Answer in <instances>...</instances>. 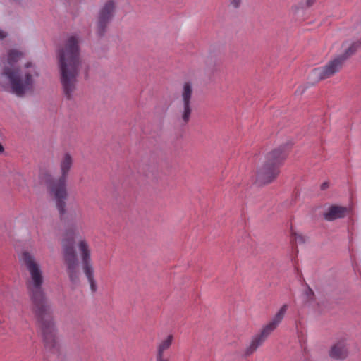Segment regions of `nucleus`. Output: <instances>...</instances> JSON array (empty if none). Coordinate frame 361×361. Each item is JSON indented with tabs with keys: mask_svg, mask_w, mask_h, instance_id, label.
Listing matches in <instances>:
<instances>
[{
	"mask_svg": "<svg viewBox=\"0 0 361 361\" xmlns=\"http://www.w3.org/2000/svg\"><path fill=\"white\" fill-rule=\"evenodd\" d=\"M228 1L229 6L234 9L239 8L243 3V0H228Z\"/></svg>",
	"mask_w": 361,
	"mask_h": 361,
	"instance_id": "nucleus-22",
	"label": "nucleus"
},
{
	"mask_svg": "<svg viewBox=\"0 0 361 361\" xmlns=\"http://www.w3.org/2000/svg\"><path fill=\"white\" fill-rule=\"evenodd\" d=\"M287 157L284 147L276 148L269 152L264 163L257 169L256 182L259 185L272 182L279 173V166Z\"/></svg>",
	"mask_w": 361,
	"mask_h": 361,
	"instance_id": "nucleus-6",
	"label": "nucleus"
},
{
	"mask_svg": "<svg viewBox=\"0 0 361 361\" xmlns=\"http://www.w3.org/2000/svg\"><path fill=\"white\" fill-rule=\"evenodd\" d=\"M4 152V147L2 146V145L0 143V153L3 152Z\"/></svg>",
	"mask_w": 361,
	"mask_h": 361,
	"instance_id": "nucleus-26",
	"label": "nucleus"
},
{
	"mask_svg": "<svg viewBox=\"0 0 361 361\" xmlns=\"http://www.w3.org/2000/svg\"><path fill=\"white\" fill-rule=\"evenodd\" d=\"M20 261L26 267L30 275L26 286L32 302V310L40 323L45 346L49 350H58L59 344L55 324L51 314L50 305L42 288L44 276L41 266L28 252L21 254Z\"/></svg>",
	"mask_w": 361,
	"mask_h": 361,
	"instance_id": "nucleus-1",
	"label": "nucleus"
},
{
	"mask_svg": "<svg viewBox=\"0 0 361 361\" xmlns=\"http://www.w3.org/2000/svg\"><path fill=\"white\" fill-rule=\"evenodd\" d=\"M193 93L192 85L190 82H184L181 90V103L191 104V99Z\"/></svg>",
	"mask_w": 361,
	"mask_h": 361,
	"instance_id": "nucleus-16",
	"label": "nucleus"
},
{
	"mask_svg": "<svg viewBox=\"0 0 361 361\" xmlns=\"http://www.w3.org/2000/svg\"><path fill=\"white\" fill-rule=\"evenodd\" d=\"M314 2V0H307V6H310Z\"/></svg>",
	"mask_w": 361,
	"mask_h": 361,
	"instance_id": "nucleus-24",
	"label": "nucleus"
},
{
	"mask_svg": "<svg viewBox=\"0 0 361 361\" xmlns=\"http://www.w3.org/2000/svg\"><path fill=\"white\" fill-rule=\"evenodd\" d=\"M348 355V348L344 339L336 341L329 350V356L335 360H344Z\"/></svg>",
	"mask_w": 361,
	"mask_h": 361,
	"instance_id": "nucleus-10",
	"label": "nucleus"
},
{
	"mask_svg": "<svg viewBox=\"0 0 361 361\" xmlns=\"http://www.w3.org/2000/svg\"><path fill=\"white\" fill-rule=\"evenodd\" d=\"M173 339V336L169 334L157 343L155 354L156 361H169V358L166 357V352L171 347Z\"/></svg>",
	"mask_w": 361,
	"mask_h": 361,
	"instance_id": "nucleus-11",
	"label": "nucleus"
},
{
	"mask_svg": "<svg viewBox=\"0 0 361 361\" xmlns=\"http://www.w3.org/2000/svg\"><path fill=\"white\" fill-rule=\"evenodd\" d=\"M7 36V34L4 30H0V39H4Z\"/></svg>",
	"mask_w": 361,
	"mask_h": 361,
	"instance_id": "nucleus-23",
	"label": "nucleus"
},
{
	"mask_svg": "<svg viewBox=\"0 0 361 361\" xmlns=\"http://www.w3.org/2000/svg\"><path fill=\"white\" fill-rule=\"evenodd\" d=\"M39 75V71L31 62L25 63L20 69L5 66L0 74V87L23 97L34 92Z\"/></svg>",
	"mask_w": 361,
	"mask_h": 361,
	"instance_id": "nucleus-3",
	"label": "nucleus"
},
{
	"mask_svg": "<svg viewBox=\"0 0 361 361\" xmlns=\"http://www.w3.org/2000/svg\"><path fill=\"white\" fill-rule=\"evenodd\" d=\"M288 308V305L287 304L283 305L279 309V310L274 314V316L273 317L272 319L270 322H271L273 324L278 326L283 319Z\"/></svg>",
	"mask_w": 361,
	"mask_h": 361,
	"instance_id": "nucleus-19",
	"label": "nucleus"
},
{
	"mask_svg": "<svg viewBox=\"0 0 361 361\" xmlns=\"http://www.w3.org/2000/svg\"><path fill=\"white\" fill-rule=\"evenodd\" d=\"M348 211L345 207L333 205L329 207L326 212L324 213V218L326 221H331L337 219L345 217Z\"/></svg>",
	"mask_w": 361,
	"mask_h": 361,
	"instance_id": "nucleus-12",
	"label": "nucleus"
},
{
	"mask_svg": "<svg viewBox=\"0 0 361 361\" xmlns=\"http://www.w3.org/2000/svg\"><path fill=\"white\" fill-rule=\"evenodd\" d=\"M263 343H264L259 338H258L256 336H254L250 344L245 348L243 355L245 357L251 355Z\"/></svg>",
	"mask_w": 361,
	"mask_h": 361,
	"instance_id": "nucleus-17",
	"label": "nucleus"
},
{
	"mask_svg": "<svg viewBox=\"0 0 361 361\" xmlns=\"http://www.w3.org/2000/svg\"><path fill=\"white\" fill-rule=\"evenodd\" d=\"M328 187L327 183H324L322 185V188L324 190Z\"/></svg>",
	"mask_w": 361,
	"mask_h": 361,
	"instance_id": "nucleus-25",
	"label": "nucleus"
},
{
	"mask_svg": "<svg viewBox=\"0 0 361 361\" xmlns=\"http://www.w3.org/2000/svg\"><path fill=\"white\" fill-rule=\"evenodd\" d=\"M60 82L63 94L67 99H73L78 92V78L82 66L79 41L69 37L56 52Z\"/></svg>",
	"mask_w": 361,
	"mask_h": 361,
	"instance_id": "nucleus-2",
	"label": "nucleus"
},
{
	"mask_svg": "<svg viewBox=\"0 0 361 361\" xmlns=\"http://www.w3.org/2000/svg\"><path fill=\"white\" fill-rule=\"evenodd\" d=\"M24 56V53L18 49H11L8 51L6 58L3 59L4 67L8 66L14 68L16 63L20 61Z\"/></svg>",
	"mask_w": 361,
	"mask_h": 361,
	"instance_id": "nucleus-13",
	"label": "nucleus"
},
{
	"mask_svg": "<svg viewBox=\"0 0 361 361\" xmlns=\"http://www.w3.org/2000/svg\"><path fill=\"white\" fill-rule=\"evenodd\" d=\"M314 291L307 286L304 290L302 294V300L304 302L309 303L314 300Z\"/></svg>",
	"mask_w": 361,
	"mask_h": 361,
	"instance_id": "nucleus-20",
	"label": "nucleus"
},
{
	"mask_svg": "<svg viewBox=\"0 0 361 361\" xmlns=\"http://www.w3.org/2000/svg\"><path fill=\"white\" fill-rule=\"evenodd\" d=\"M116 10L114 0L106 1L99 8L96 21V32L99 37L106 33L110 22L112 20Z\"/></svg>",
	"mask_w": 361,
	"mask_h": 361,
	"instance_id": "nucleus-9",
	"label": "nucleus"
},
{
	"mask_svg": "<svg viewBox=\"0 0 361 361\" xmlns=\"http://www.w3.org/2000/svg\"><path fill=\"white\" fill-rule=\"evenodd\" d=\"M361 47V41L357 40L352 43H345L343 44L344 52L339 55L338 57L342 59V61L344 62L350 56L354 54L358 48Z\"/></svg>",
	"mask_w": 361,
	"mask_h": 361,
	"instance_id": "nucleus-15",
	"label": "nucleus"
},
{
	"mask_svg": "<svg viewBox=\"0 0 361 361\" xmlns=\"http://www.w3.org/2000/svg\"><path fill=\"white\" fill-rule=\"evenodd\" d=\"M73 164V156L68 152L64 153L59 160L60 177L48 183L50 192L55 199L56 207L61 215L66 212V200L68 197L66 180Z\"/></svg>",
	"mask_w": 361,
	"mask_h": 361,
	"instance_id": "nucleus-4",
	"label": "nucleus"
},
{
	"mask_svg": "<svg viewBox=\"0 0 361 361\" xmlns=\"http://www.w3.org/2000/svg\"><path fill=\"white\" fill-rule=\"evenodd\" d=\"M80 230L78 226H71L67 228L64 231L62 240V250L67 273L70 281L74 285H77L80 282L79 263L74 243L75 238L80 234Z\"/></svg>",
	"mask_w": 361,
	"mask_h": 361,
	"instance_id": "nucleus-5",
	"label": "nucleus"
},
{
	"mask_svg": "<svg viewBox=\"0 0 361 361\" xmlns=\"http://www.w3.org/2000/svg\"><path fill=\"white\" fill-rule=\"evenodd\" d=\"M343 62L338 56L329 61L325 66L314 68L309 75L308 79L312 84L333 76L342 68Z\"/></svg>",
	"mask_w": 361,
	"mask_h": 361,
	"instance_id": "nucleus-8",
	"label": "nucleus"
},
{
	"mask_svg": "<svg viewBox=\"0 0 361 361\" xmlns=\"http://www.w3.org/2000/svg\"><path fill=\"white\" fill-rule=\"evenodd\" d=\"M291 240L295 241L297 244H302L305 243V238L296 232L292 231L291 233Z\"/></svg>",
	"mask_w": 361,
	"mask_h": 361,
	"instance_id": "nucleus-21",
	"label": "nucleus"
},
{
	"mask_svg": "<svg viewBox=\"0 0 361 361\" xmlns=\"http://www.w3.org/2000/svg\"><path fill=\"white\" fill-rule=\"evenodd\" d=\"M77 247L82 260V270L90 284L92 293L97 290V285L94 279V270L91 259V249L87 240L81 238L77 243Z\"/></svg>",
	"mask_w": 361,
	"mask_h": 361,
	"instance_id": "nucleus-7",
	"label": "nucleus"
},
{
	"mask_svg": "<svg viewBox=\"0 0 361 361\" xmlns=\"http://www.w3.org/2000/svg\"><path fill=\"white\" fill-rule=\"evenodd\" d=\"M277 328L274 324L271 322H269L265 326H263L261 331L255 335L258 338H259L263 343L267 340L269 336Z\"/></svg>",
	"mask_w": 361,
	"mask_h": 361,
	"instance_id": "nucleus-18",
	"label": "nucleus"
},
{
	"mask_svg": "<svg viewBox=\"0 0 361 361\" xmlns=\"http://www.w3.org/2000/svg\"><path fill=\"white\" fill-rule=\"evenodd\" d=\"M192 104L181 103L178 111V120L182 125H186L192 115Z\"/></svg>",
	"mask_w": 361,
	"mask_h": 361,
	"instance_id": "nucleus-14",
	"label": "nucleus"
}]
</instances>
